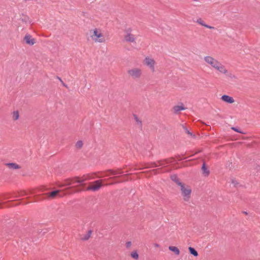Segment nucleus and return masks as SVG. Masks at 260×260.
<instances>
[{
    "label": "nucleus",
    "mask_w": 260,
    "mask_h": 260,
    "mask_svg": "<svg viewBox=\"0 0 260 260\" xmlns=\"http://www.w3.org/2000/svg\"><path fill=\"white\" fill-rule=\"evenodd\" d=\"M25 42L30 45H32L35 43L34 39L32 38L31 36L29 35H26L24 38Z\"/></svg>",
    "instance_id": "10"
},
{
    "label": "nucleus",
    "mask_w": 260,
    "mask_h": 260,
    "mask_svg": "<svg viewBox=\"0 0 260 260\" xmlns=\"http://www.w3.org/2000/svg\"><path fill=\"white\" fill-rule=\"evenodd\" d=\"M232 129L233 130H234V131L236 132H238V133H241V134H244V133H243L242 132L240 131L237 127H233L232 128Z\"/></svg>",
    "instance_id": "25"
},
{
    "label": "nucleus",
    "mask_w": 260,
    "mask_h": 260,
    "mask_svg": "<svg viewBox=\"0 0 260 260\" xmlns=\"http://www.w3.org/2000/svg\"><path fill=\"white\" fill-rule=\"evenodd\" d=\"M171 179L175 182L179 186H181L183 183H182L176 175H172L171 177Z\"/></svg>",
    "instance_id": "12"
},
{
    "label": "nucleus",
    "mask_w": 260,
    "mask_h": 260,
    "mask_svg": "<svg viewBox=\"0 0 260 260\" xmlns=\"http://www.w3.org/2000/svg\"><path fill=\"white\" fill-rule=\"evenodd\" d=\"M59 191L58 190L53 191L50 193H48V196L50 198H53L56 196H59Z\"/></svg>",
    "instance_id": "18"
},
{
    "label": "nucleus",
    "mask_w": 260,
    "mask_h": 260,
    "mask_svg": "<svg viewBox=\"0 0 260 260\" xmlns=\"http://www.w3.org/2000/svg\"><path fill=\"white\" fill-rule=\"evenodd\" d=\"M101 186H102V184H101V181L96 180L94 182V184L93 185L88 186L87 188V190L95 191H97L99 189H100V188L101 187Z\"/></svg>",
    "instance_id": "8"
},
{
    "label": "nucleus",
    "mask_w": 260,
    "mask_h": 260,
    "mask_svg": "<svg viewBox=\"0 0 260 260\" xmlns=\"http://www.w3.org/2000/svg\"><path fill=\"white\" fill-rule=\"evenodd\" d=\"M88 179V178L86 176H84L81 178L75 177L72 179H68L65 181L63 186H75L76 184H82Z\"/></svg>",
    "instance_id": "3"
},
{
    "label": "nucleus",
    "mask_w": 260,
    "mask_h": 260,
    "mask_svg": "<svg viewBox=\"0 0 260 260\" xmlns=\"http://www.w3.org/2000/svg\"><path fill=\"white\" fill-rule=\"evenodd\" d=\"M202 170L203 171V173L205 176H208L209 174V171L206 168L205 164L203 163V166L202 167Z\"/></svg>",
    "instance_id": "17"
},
{
    "label": "nucleus",
    "mask_w": 260,
    "mask_h": 260,
    "mask_svg": "<svg viewBox=\"0 0 260 260\" xmlns=\"http://www.w3.org/2000/svg\"><path fill=\"white\" fill-rule=\"evenodd\" d=\"M221 99L223 101L229 104H232L234 102V99L232 97L228 95H223L221 96Z\"/></svg>",
    "instance_id": "9"
},
{
    "label": "nucleus",
    "mask_w": 260,
    "mask_h": 260,
    "mask_svg": "<svg viewBox=\"0 0 260 260\" xmlns=\"http://www.w3.org/2000/svg\"><path fill=\"white\" fill-rule=\"evenodd\" d=\"M188 249H189V251L190 252V253L193 255V256H197L198 255V252L195 250L194 248L191 247H189L188 248Z\"/></svg>",
    "instance_id": "19"
},
{
    "label": "nucleus",
    "mask_w": 260,
    "mask_h": 260,
    "mask_svg": "<svg viewBox=\"0 0 260 260\" xmlns=\"http://www.w3.org/2000/svg\"><path fill=\"white\" fill-rule=\"evenodd\" d=\"M169 249L170 251L174 252L176 255H179L180 254V251L179 249L175 246H169Z\"/></svg>",
    "instance_id": "16"
},
{
    "label": "nucleus",
    "mask_w": 260,
    "mask_h": 260,
    "mask_svg": "<svg viewBox=\"0 0 260 260\" xmlns=\"http://www.w3.org/2000/svg\"><path fill=\"white\" fill-rule=\"evenodd\" d=\"M132 246V242L131 241H127L125 243V246L127 248H129Z\"/></svg>",
    "instance_id": "26"
},
{
    "label": "nucleus",
    "mask_w": 260,
    "mask_h": 260,
    "mask_svg": "<svg viewBox=\"0 0 260 260\" xmlns=\"http://www.w3.org/2000/svg\"><path fill=\"white\" fill-rule=\"evenodd\" d=\"M179 187L183 200L186 202L188 201L190 198L191 189L188 186L185 185L184 183Z\"/></svg>",
    "instance_id": "4"
},
{
    "label": "nucleus",
    "mask_w": 260,
    "mask_h": 260,
    "mask_svg": "<svg viewBox=\"0 0 260 260\" xmlns=\"http://www.w3.org/2000/svg\"><path fill=\"white\" fill-rule=\"evenodd\" d=\"M127 73L133 79H138L142 75V71L139 68H133L129 70Z\"/></svg>",
    "instance_id": "6"
},
{
    "label": "nucleus",
    "mask_w": 260,
    "mask_h": 260,
    "mask_svg": "<svg viewBox=\"0 0 260 260\" xmlns=\"http://www.w3.org/2000/svg\"><path fill=\"white\" fill-rule=\"evenodd\" d=\"M91 234V231H88L85 235L81 237V239L83 241L87 240L90 237Z\"/></svg>",
    "instance_id": "15"
},
{
    "label": "nucleus",
    "mask_w": 260,
    "mask_h": 260,
    "mask_svg": "<svg viewBox=\"0 0 260 260\" xmlns=\"http://www.w3.org/2000/svg\"><path fill=\"white\" fill-rule=\"evenodd\" d=\"M125 35L124 36V40L128 43H134L136 41L135 36L131 34V29L130 28L126 30Z\"/></svg>",
    "instance_id": "7"
},
{
    "label": "nucleus",
    "mask_w": 260,
    "mask_h": 260,
    "mask_svg": "<svg viewBox=\"0 0 260 260\" xmlns=\"http://www.w3.org/2000/svg\"><path fill=\"white\" fill-rule=\"evenodd\" d=\"M154 246L155 247H159V245L157 243H154Z\"/></svg>",
    "instance_id": "30"
},
{
    "label": "nucleus",
    "mask_w": 260,
    "mask_h": 260,
    "mask_svg": "<svg viewBox=\"0 0 260 260\" xmlns=\"http://www.w3.org/2000/svg\"><path fill=\"white\" fill-rule=\"evenodd\" d=\"M159 166H164V164H160V162H159Z\"/></svg>",
    "instance_id": "32"
},
{
    "label": "nucleus",
    "mask_w": 260,
    "mask_h": 260,
    "mask_svg": "<svg viewBox=\"0 0 260 260\" xmlns=\"http://www.w3.org/2000/svg\"><path fill=\"white\" fill-rule=\"evenodd\" d=\"M61 84H62V85H63V86L66 87V88H68V86H67V84H65L63 81H62V82H61Z\"/></svg>",
    "instance_id": "29"
},
{
    "label": "nucleus",
    "mask_w": 260,
    "mask_h": 260,
    "mask_svg": "<svg viewBox=\"0 0 260 260\" xmlns=\"http://www.w3.org/2000/svg\"><path fill=\"white\" fill-rule=\"evenodd\" d=\"M19 117V114L18 111H14L12 113V118L14 120L18 119Z\"/></svg>",
    "instance_id": "21"
},
{
    "label": "nucleus",
    "mask_w": 260,
    "mask_h": 260,
    "mask_svg": "<svg viewBox=\"0 0 260 260\" xmlns=\"http://www.w3.org/2000/svg\"><path fill=\"white\" fill-rule=\"evenodd\" d=\"M225 75H226V76L231 78H235L236 77L234 75H233L232 73H229L228 72V73L227 74H224Z\"/></svg>",
    "instance_id": "24"
},
{
    "label": "nucleus",
    "mask_w": 260,
    "mask_h": 260,
    "mask_svg": "<svg viewBox=\"0 0 260 260\" xmlns=\"http://www.w3.org/2000/svg\"><path fill=\"white\" fill-rule=\"evenodd\" d=\"M186 108L184 107L182 104L181 105H177L174 107L173 109L175 113H178L182 110H185Z\"/></svg>",
    "instance_id": "13"
},
{
    "label": "nucleus",
    "mask_w": 260,
    "mask_h": 260,
    "mask_svg": "<svg viewBox=\"0 0 260 260\" xmlns=\"http://www.w3.org/2000/svg\"><path fill=\"white\" fill-rule=\"evenodd\" d=\"M131 256L132 258H134L135 259H138L139 258V254L137 250L132 251L131 253Z\"/></svg>",
    "instance_id": "20"
},
{
    "label": "nucleus",
    "mask_w": 260,
    "mask_h": 260,
    "mask_svg": "<svg viewBox=\"0 0 260 260\" xmlns=\"http://www.w3.org/2000/svg\"><path fill=\"white\" fill-rule=\"evenodd\" d=\"M90 37L92 40L97 43H104L105 39L100 29L94 28L90 30Z\"/></svg>",
    "instance_id": "2"
},
{
    "label": "nucleus",
    "mask_w": 260,
    "mask_h": 260,
    "mask_svg": "<svg viewBox=\"0 0 260 260\" xmlns=\"http://www.w3.org/2000/svg\"><path fill=\"white\" fill-rule=\"evenodd\" d=\"M83 146V142L82 141H78L76 144V147L77 148H81Z\"/></svg>",
    "instance_id": "22"
},
{
    "label": "nucleus",
    "mask_w": 260,
    "mask_h": 260,
    "mask_svg": "<svg viewBox=\"0 0 260 260\" xmlns=\"http://www.w3.org/2000/svg\"><path fill=\"white\" fill-rule=\"evenodd\" d=\"M232 183L235 185V186H236L237 185V182L236 180H233L232 181Z\"/></svg>",
    "instance_id": "28"
},
{
    "label": "nucleus",
    "mask_w": 260,
    "mask_h": 260,
    "mask_svg": "<svg viewBox=\"0 0 260 260\" xmlns=\"http://www.w3.org/2000/svg\"><path fill=\"white\" fill-rule=\"evenodd\" d=\"M144 64L150 69L152 72L153 73L155 72V61L152 58L149 56L146 57L144 60Z\"/></svg>",
    "instance_id": "5"
},
{
    "label": "nucleus",
    "mask_w": 260,
    "mask_h": 260,
    "mask_svg": "<svg viewBox=\"0 0 260 260\" xmlns=\"http://www.w3.org/2000/svg\"><path fill=\"white\" fill-rule=\"evenodd\" d=\"M6 165L10 169L16 170L20 168V166L16 163H7Z\"/></svg>",
    "instance_id": "11"
},
{
    "label": "nucleus",
    "mask_w": 260,
    "mask_h": 260,
    "mask_svg": "<svg viewBox=\"0 0 260 260\" xmlns=\"http://www.w3.org/2000/svg\"><path fill=\"white\" fill-rule=\"evenodd\" d=\"M185 132L188 135H190V136H193L191 132H190L188 130L187 128H185Z\"/></svg>",
    "instance_id": "27"
},
{
    "label": "nucleus",
    "mask_w": 260,
    "mask_h": 260,
    "mask_svg": "<svg viewBox=\"0 0 260 260\" xmlns=\"http://www.w3.org/2000/svg\"><path fill=\"white\" fill-rule=\"evenodd\" d=\"M58 80H59L61 82H62V80H61V79L60 78V77H57Z\"/></svg>",
    "instance_id": "31"
},
{
    "label": "nucleus",
    "mask_w": 260,
    "mask_h": 260,
    "mask_svg": "<svg viewBox=\"0 0 260 260\" xmlns=\"http://www.w3.org/2000/svg\"><path fill=\"white\" fill-rule=\"evenodd\" d=\"M134 119L137 122V124H139L140 126L142 125V121L139 119L138 117L136 115H134Z\"/></svg>",
    "instance_id": "23"
},
{
    "label": "nucleus",
    "mask_w": 260,
    "mask_h": 260,
    "mask_svg": "<svg viewBox=\"0 0 260 260\" xmlns=\"http://www.w3.org/2000/svg\"><path fill=\"white\" fill-rule=\"evenodd\" d=\"M204 60L208 66L218 71L219 73L221 74L228 73V70L225 68V66L213 57L206 56L204 57Z\"/></svg>",
    "instance_id": "1"
},
{
    "label": "nucleus",
    "mask_w": 260,
    "mask_h": 260,
    "mask_svg": "<svg viewBox=\"0 0 260 260\" xmlns=\"http://www.w3.org/2000/svg\"><path fill=\"white\" fill-rule=\"evenodd\" d=\"M197 22L199 24H201V25L204 26H205V27H206L207 28H210V29H213V28H214V27L210 26V25H208L205 24L204 21L202 19H201V18L198 19L197 20Z\"/></svg>",
    "instance_id": "14"
}]
</instances>
